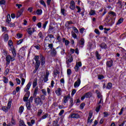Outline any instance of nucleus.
<instances>
[{
  "label": "nucleus",
  "instance_id": "obj_1",
  "mask_svg": "<svg viewBox=\"0 0 126 126\" xmlns=\"http://www.w3.org/2000/svg\"><path fill=\"white\" fill-rule=\"evenodd\" d=\"M34 60L35 61V70H38V68L40 67V60H39V56H35L34 58Z\"/></svg>",
  "mask_w": 126,
  "mask_h": 126
},
{
  "label": "nucleus",
  "instance_id": "obj_2",
  "mask_svg": "<svg viewBox=\"0 0 126 126\" xmlns=\"http://www.w3.org/2000/svg\"><path fill=\"white\" fill-rule=\"evenodd\" d=\"M14 60H15L14 57H11L10 55H7L6 56V64L7 65H8V64L10 63V62H13Z\"/></svg>",
  "mask_w": 126,
  "mask_h": 126
},
{
  "label": "nucleus",
  "instance_id": "obj_3",
  "mask_svg": "<svg viewBox=\"0 0 126 126\" xmlns=\"http://www.w3.org/2000/svg\"><path fill=\"white\" fill-rule=\"evenodd\" d=\"M27 32H28V34H29L30 36H31L34 32H36V30H35L34 28H29L27 29Z\"/></svg>",
  "mask_w": 126,
  "mask_h": 126
},
{
  "label": "nucleus",
  "instance_id": "obj_4",
  "mask_svg": "<svg viewBox=\"0 0 126 126\" xmlns=\"http://www.w3.org/2000/svg\"><path fill=\"white\" fill-rule=\"evenodd\" d=\"M34 102L35 103L37 106L39 105H42L43 104V102L42 101V99L39 97H36L34 99Z\"/></svg>",
  "mask_w": 126,
  "mask_h": 126
},
{
  "label": "nucleus",
  "instance_id": "obj_5",
  "mask_svg": "<svg viewBox=\"0 0 126 126\" xmlns=\"http://www.w3.org/2000/svg\"><path fill=\"white\" fill-rule=\"evenodd\" d=\"M82 63H81V62L76 63V65L74 67L75 71L77 72V71L79 70V67L82 66Z\"/></svg>",
  "mask_w": 126,
  "mask_h": 126
},
{
  "label": "nucleus",
  "instance_id": "obj_6",
  "mask_svg": "<svg viewBox=\"0 0 126 126\" xmlns=\"http://www.w3.org/2000/svg\"><path fill=\"white\" fill-rule=\"evenodd\" d=\"M93 116V113L92 112L89 113V116L88 118V124H91L93 122V119H91L92 116Z\"/></svg>",
  "mask_w": 126,
  "mask_h": 126
},
{
  "label": "nucleus",
  "instance_id": "obj_7",
  "mask_svg": "<svg viewBox=\"0 0 126 126\" xmlns=\"http://www.w3.org/2000/svg\"><path fill=\"white\" fill-rule=\"evenodd\" d=\"M70 117L72 119H79V118H80V115L77 113H72L70 115Z\"/></svg>",
  "mask_w": 126,
  "mask_h": 126
},
{
  "label": "nucleus",
  "instance_id": "obj_8",
  "mask_svg": "<svg viewBox=\"0 0 126 126\" xmlns=\"http://www.w3.org/2000/svg\"><path fill=\"white\" fill-rule=\"evenodd\" d=\"M81 83V81L80 79L78 78L77 80L74 84V87L75 88H77L79 87V85H80V83Z\"/></svg>",
  "mask_w": 126,
  "mask_h": 126
},
{
  "label": "nucleus",
  "instance_id": "obj_9",
  "mask_svg": "<svg viewBox=\"0 0 126 126\" xmlns=\"http://www.w3.org/2000/svg\"><path fill=\"white\" fill-rule=\"evenodd\" d=\"M73 62V58L72 57V55H70L68 59H67L66 63L67 64H69L70 63H72Z\"/></svg>",
  "mask_w": 126,
  "mask_h": 126
},
{
  "label": "nucleus",
  "instance_id": "obj_10",
  "mask_svg": "<svg viewBox=\"0 0 126 126\" xmlns=\"http://www.w3.org/2000/svg\"><path fill=\"white\" fill-rule=\"evenodd\" d=\"M31 82H29L27 86H26V87L24 89V91L25 92H30L29 91V89H30V87H31Z\"/></svg>",
  "mask_w": 126,
  "mask_h": 126
},
{
  "label": "nucleus",
  "instance_id": "obj_11",
  "mask_svg": "<svg viewBox=\"0 0 126 126\" xmlns=\"http://www.w3.org/2000/svg\"><path fill=\"white\" fill-rule=\"evenodd\" d=\"M40 63H41V65H44V64L46 63V61H45V57H44L42 55H40Z\"/></svg>",
  "mask_w": 126,
  "mask_h": 126
},
{
  "label": "nucleus",
  "instance_id": "obj_12",
  "mask_svg": "<svg viewBox=\"0 0 126 126\" xmlns=\"http://www.w3.org/2000/svg\"><path fill=\"white\" fill-rule=\"evenodd\" d=\"M70 8V9H72V10H74V9H75V2H74V1H73V0L71 1Z\"/></svg>",
  "mask_w": 126,
  "mask_h": 126
},
{
  "label": "nucleus",
  "instance_id": "obj_13",
  "mask_svg": "<svg viewBox=\"0 0 126 126\" xmlns=\"http://www.w3.org/2000/svg\"><path fill=\"white\" fill-rule=\"evenodd\" d=\"M50 75V72L49 71H46V75L44 78V82H47L48 81V78H49V75Z\"/></svg>",
  "mask_w": 126,
  "mask_h": 126
},
{
  "label": "nucleus",
  "instance_id": "obj_14",
  "mask_svg": "<svg viewBox=\"0 0 126 126\" xmlns=\"http://www.w3.org/2000/svg\"><path fill=\"white\" fill-rule=\"evenodd\" d=\"M106 65L108 67H112L113 66V60L107 61Z\"/></svg>",
  "mask_w": 126,
  "mask_h": 126
},
{
  "label": "nucleus",
  "instance_id": "obj_15",
  "mask_svg": "<svg viewBox=\"0 0 126 126\" xmlns=\"http://www.w3.org/2000/svg\"><path fill=\"white\" fill-rule=\"evenodd\" d=\"M55 93L58 96H61L62 95V89L58 88L56 91Z\"/></svg>",
  "mask_w": 126,
  "mask_h": 126
},
{
  "label": "nucleus",
  "instance_id": "obj_16",
  "mask_svg": "<svg viewBox=\"0 0 126 126\" xmlns=\"http://www.w3.org/2000/svg\"><path fill=\"white\" fill-rule=\"evenodd\" d=\"M51 55L53 57H55V56L57 55V51H56L55 48L51 49Z\"/></svg>",
  "mask_w": 126,
  "mask_h": 126
},
{
  "label": "nucleus",
  "instance_id": "obj_17",
  "mask_svg": "<svg viewBox=\"0 0 126 126\" xmlns=\"http://www.w3.org/2000/svg\"><path fill=\"white\" fill-rule=\"evenodd\" d=\"M11 21V18H10V15L8 14L7 15V17L6 19L5 23L6 24L7 23H8V22H10Z\"/></svg>",
  "mask_w": 126,
  "mask_h": 126
},
{
  "label": "nucleus",
  "instance_id": "obj_18",
  "mask_svg": "<svg viewBox=\"0 0 126 126\" xmlns=\"http://www.w3.org/2000/svg\"><path fill=\"white\" fill-rule=\"evenodd\" d=\"M38 37L40 39L41 41H43V39H44V36L43 35V33L42 32H39L38 34Z\"/></svg>",
  "mask_w": 126,
  "mask_h": 126
},
{
  "label": "nucleus",
  "instance_id": "obj_19",
  "mask_svg": "<svg viewBox=\"0 0 126 126\" xmlns=\"http://www.w3.org/2000/svg\"><path fill=\"white\" fill-rule=\"evenodd\" d=\"M89 15H95L96 14V11L93 10V9H91L89 13Z\"/></svg>",
  "mask_w": 126,
  "mask_h": 126
},
{
  "label": "nucleus",
  "instance_id": "obj_20",
  "mask_svg": "<svg viewBox=\"0 0 126 126\" xmlns=\"http://www.w3.org/2000/svg\"><path fill=\"white\" fill-rule=\"evenodd\" d=\"M85 43V40H84V38H81L79 44V45H80L81 46H84V43Z\"/></svg>",
  "mask_w": 126,
  "mask_h": 126
},
{
  "label": "nucleus",
  "instance_id": "obj_21",
  "mask_svg": "<svg viewBox=\"0 0 126 126\" xmlns=\"http://www.w3.org/2000/svg\"><path fill=\"white\" fill-rule=\"evenodd\" d=\"M69 98V97L67 95H65L63 100V103L65 104V103H67V101H68V99Z\"/></svg>",
  "mask_w": 126,
  "mask_h": 126
},
{
  "label": "nucleus",
  "instance_id": "obj_22",
  "mask_svg": "<svg viewBox=\"0 0 126 126\" xmlns=\"http://www.w3.org/2000/svg\"><path fill=\"white\" fill-rule=\"evenodd\" d=\"M1 109L5 113H7V112H8V110H10L9 108H8V107H6V106H3V107H2Z\"/></svg>",
  "mask_w": 126,
  "mask_h": 126
},
{
  "label": "nucleus",
  "instance_id": "obj_23",
  "mask_svg": "<svg viewBox=\"0 0 126 126\" xmlns=\"http://www.w3.org/2000/svg\"><path fill=\"white\" fill-rule=\"evenodd\" d=\"M11 50L12 52V54H13V57H16V52H15V49L14 48V47L11 48Z\"/></svg>",
  "mask_w": 126,
  "mask_h": 126
},
{
  "label": "nucleus",
  "instance_id": "obj_24",
  "mask_svg": "<svg viewBox=\"0 0 126 126\" xmlns=\"http://www.w3.org/2000/svg\"><path fill=\"white\" fill-rule=\"evenodd\" d=\"M12 102V100L11 99L8 100V102L7 105L8 109H10V108H11V102Z\"/></svg>",
  "mask_w": 126,
  "mask_h": 126
},
{
  "label": "nucleus",
  "instance_id": "obj_25",
  "mask_svg": "<svg viewBox=\"0 0 126 126\" xmlns=\"http://www.w3.org/2000/svg\"><path fill=\"white\" fill-rule=\"evenodd\" d=\"M100 47L101 49H107V45L105 43H102L100 45Z\"/></svg>",
  "mask_w": 126,
  "mask_h": 126
},
{
  "label": "nucleus",
  "instance_id": "obj_26",
  "mask_svg": "<svg viewBox=\"0 0 126 126\" xmlns=\"http://www.w3.org/2000/svg\"><path fill=\"white\" fill-rule=\"evenodd\" d=\"M123 22H124V19L121 18L118 20L116 24L117 25H120V24H122Z\"/></svg>",
  "mask_w": 126,
  "mask_h": 126
},
{
  "label": "nucleus",
  "instance_id": "obj_27",
  "mask_svg": "<svg viewBox=\"0 0 126 126\" xmlns=\"http://www.w3.org/2000/svg\"><path fill=\"white\" fill-rule=\"evenodd\" d=\"M113 87V84L111 83H108L106 86L107 89H111Z\"/></svg>",
  "mask_w": 126,
  "mask_h": 126
},
{
  "label": "nucleus",
  "instance_id": "obj_28",
  "mask_svg": "<svg viewBox=\"0 0 126 126\" xmlns=\"http://www.w3.org/2000/svg\"><path fill=\"white\" fill-rule=\"evenodd\" d=\"M13 42L12 40H9L8 42V44L9 45L10 48H13Z\"/></svg>",
  "mask_w": 126,
  "mask_h": 126
},
{
  "label": "nucleus",
  "instance_id": "obj_29",
  "mask_svg": "<svg viewBox=\"0 0 126 126\" xmlns=\"http://www.w3.org/2000/svg\"><path fill=\"white\" fill-rule=\"evenodd\" d=\"M26 105L28 110H30L31 109V104L30 103V102H27L26 103Z\"/></svg>",
  "mask_w": 126,
  "mask_h": 126
},
{
  "label": "nucleus",
  "instance_id": "obj_30",
  "mask_svg": "<svg viewBox=\"0 0 126 126\" xmlns=\"http://www.w3.org/2000/svg\"><path fill=\"white\" fill-rule=\"evenodd\" d=\"M3 82H4V83H5L6 84L7 83H8V78H6L5 76L3 77Z\"/></svg>",
  "mask_w": 126,
  "mask_h": 126
},
{
  "label": "nucleus",
  "instance_id": "obj_31",
  "mask_svg": "<svg viewBox=\"0 0 126 126\" xmlns=\"http://www.w3.org/2000/svg\"><path fill=\"white\" fill-rule=\"evenodd\" d=\"M42 12L43 11L42 10V9H37L36 11V14H37V15H41Z\"/></svg>",
  "mask_w": 126,
  "mask_h": 126
},
{
  "label": "nucleus",
  "instance_id": "obj_32",
  "mask_svg": "<svg viewBox=\"0 0 126 126\" xmlns=\"http://www.w3.org/2000/svg\"><path fill=\"white\" fill-rule=\"evenodd\" d=\"M115 23V19H111L109 22V25H110V26H112L113 24Z\"/></svg>",
  "mask_w": 126,
  "mask_h": 126
},
{
  "label": "nucleus",
  "instance_id": "obj_33",
  "mask_svg": "<svg viewBox=\"0 0 126 126\" xmlns=\"http://www.w3.org/2000/svg\"><path fill=\"white\" fill-rule=\"evenodd\" d=\"M39 88H38V87H36L35 90H34V92L33 93V96H34V97H36V96L37 95V94L38 93V90Z\"/></svg>",
  "mask_w": 126,
  "mask_h": 126
},
{
  "label": "nucleus",
  "instance_id": "obj_34",
  "mask_svg": "<svg viewBox=\"0 0 126 126\" xmlns=\"http://www.w3.org/2000/svg\"><path fill=\"white\" fill-rule=\"evenodd\" d=\"M6 25L9 26V27H14V23H12L10 22H9L8 23L6 24Z\"/></svg>",
  "mask_w": 126,
  "mask_h": 126
},
{
  "label": "nucleus",
  "instance_id": "obj_35",
  "mask_svg": "<svg viewBox=\"0 0 126 126\" xmlns=\"http://www.w3.org/2000/svg\"><path fill=\"white\" fill-rule=\"evenodd\" d=\"M4 41L5 42H7L8 41V34H5L4 36Z\"/></svg>",
  "mask_w": 126,
  "mask_h": 126
},
{
  "label": "nucleus",
  "instance_id": "obj_36",
  "mask_svg": "<svg viewBox=\"0 0 126 126\" xmlns=\"http://www.w3.org/2000/svg\"><path fill=\"white\" fill-rule=\"evenodd\" d=\"M23 110H24V107L23 106H20L19 109V113L22 114L23 113Z\"/></svg>",
  "mask_w": 126,
  "mask_h": 126
},
{
  "label": "nucleus",
  "instance_id": "obj_37",
  "mask_svg": "<svg viewBox=\"0 0 126 126\" xmlns=\"http://www.w3.org/2000/svg\"><path fill=\"white\" fill-rule=\"evenodd\" d=\"M92 94L91 93H88L85 94V97H86V98H90Z\"/></svg>",
  "mask_w": 126,
  "mask_h": 126
},
{
  "label": "nucleus",
  "instance_id": "obj_38",
  "mask_svg": "<svg viewBox=\"0 0 126 126\" xmlns=\"http://www.w3.org/2000/svg\"><path fill=\"white\" fill-rule=\"evenodd\" d=\"M19 126H25V124L24 123V122L23 120H20L19 122Z\"/></svg>",
  "mask_w": 126,
  "mask_h": 126
},
{
  "label": "nucleus",
  "instance_id": "obj_39",
  "mask_svg": "<svg viewBox=\"0 0 126 126\" xmlns=\"http://www.w3.org/2000/svg\"><path fill=\"white\" fill-rule=\"evenodd\" d=\"M48 116H49V114H48L43 115L40 120H45V119H47V118H48Z\"/></svg>",
  "mask_w": 126,
  "mask_h": 126
},
{
  "label": "nucleus",
  "instance_id": "obj_40",
  "mask_svg": "<svg viewBox=\"0 0 126 126\" xmlns=\"http://www.w3.org/2000/svg\"><path fill=\"white\" fill-rule=\"evenodd\" d=\"M32 85H33V87H36V86H37V79H35L33 80Z\"/></svg>",
  "mask_w": 126,
  "mask_h": 126
},
{
  "label": "nucleus",
  "instance_id": "obj_41",
  "mask_svg": "<svg viewBox=\"0 0 126 126\" xmlns=\"http://www.w3.org/2000/svg\"><path fill=\"white\" fill-rule=\"evenodd\" d=\"M42 113H43V110H42V109L38 110L37 112L38 117H40V116H41V115H42Z\"/></svg>",
  "mask_w": 126,
  "mask_h": 126
},
{
  "label": "nucleus",
  "instance_id": "obj_42",
  "mask_svg": "<svg viewBox=\"0 0 126 126\" xmlns=\"http://www.w3.org/2000/svg\"><path fill=\"white\" fill-rule=\"evenodd\" d=\"M97 97H98V98H100V100H99V102H98V104H101V101H102V95H101V93L98 94H97Z\"/></svg>",
  "mask_w": 126,
  "mask_h": 126
},
{
  "label": "nucleus",
  "instance_id": "obj_43",
  "mask_svg": "<svg viewBox=\"0 0 126 126\" xmlns=\"http://www.w3.org/2000/svg\"><path fill=\"white\" fill-rule=\"evenodd\" d=\"M40 4H42V5H43L44 7H46V3H45V1L43 0H41L40 1Z\"/></svg>",
  "mask_w": 126,
  "mask_h": 126
},
{
  "label": "nucleus",
  "instance_id": "obj_44",
  "mask_svg": "<svg viewBox=\"0 0 126 126\" xmlns=\"http://www.w3.org/2000/svg\"><path fill=\"white\" fill-rule=\"evenodd\" d=\"M72 28L74 32H75V33H76L77 34H78L79 32L77 28H76L75 27H73Z\"/></svg>",
  "mask_w": 126,
  "mask_h": 126
},
{
  "label": "nucleus",
  "instance_id": "obj_45",
  "mask_svg": "<svg viewBox=\"0 0 126 126\" xmlns=\"http://www.w3.org/2000/svg\"><path fill=\"white\" fill-rule=\"evenodd\" d=\"M71 35L74 39H77V35H76V33H75V32H72Z\"/></svg>",
  "mask_w": 126,
  "mask_h": 126
},
{
  "label": "nucleus",
  "instance_id": "obj_46",
  "mask_svg": "<svg viewBox=\"0 0 126 126\" xmlns=\"http://www.w3.org/2000/svg\"><path fill=\"white\" fill-rule=\"evenodd\" d=\"M95 56L97 59V60H100V59L101 58V57H100V55L99 54V53H98V51H96L95 53Z\"/></svg>",
  "mask_w": 126,
  "mask_h": 126
},
{
  "label": "nucleus",
  "instance_id": "obj_47",
  "mask_svg": "<svg viewBox=\"0 0 126 126\" xmlns=\"http://www.w3.org/2000/svg\"><path fill=\"white\" fill-rule=\"evenodd\" d=\"M11 123L12 124V126H15L16 123L15 122V120L13 118H12L11 120Z\"/></svg>",
  "mask_w": 126,
  "mask_h": 126
},
{
  "label": "nucleus",
  "instance_id": "obj_48",
  "mask_svg": "<svg viewBox=\"0 0 126 126\" xmlns=\"http://www.w3.org/2000/svg\"><path fill=\"white\" fill-rule=\"evenodd\" d=\"M109 13L112 16H117V14H116V13H115L114 12L110 11V12H109Z\"/></svg>",
  "mask_w": 126,
  "mask_h": 126
},
{
  "label": "nucleus",
  "instance_id": "obj_49",
  "mask_svg": "<svg viewBox=\"0 0 126 126\" xmlns=\"http://www.w3.org/2000/svg\"><path fill=\"white\" fill-rule=\"evenodd\" d=\"M28 11H29V12H30V13H32V12H33V7H31L28 8Z\"/></svg>",
  "mask_w": 126,
  "mask_h": 126
},
{
  "label": "nucleus",
  "instance_id": "obj_50",
  "mask_svg": "<svg viewBox=\"0 0 126 126\" xmlns=\"http://www.w3.org/2000/svg\"><path fill=\"white\" fill-rule=\"evenodd\" d=\"M22 34L21 33H17V38H18V39H20L21 38H22Z\"/></svg>",
  "mask_w": 126,
  "mask_h": 126
},
{
  "label": "nucleus",
  "instance_id": "obj_51",
  "mask_svg": "<svg viewBox=\"0 0 126 126\" xmlns=\"http://www.w3.org/2000/svg\"><path fill=\"white\" fill-rule=\"evenodd\" d=\"M41 92L43 93V95H45V96H47V92L46 91V90L42 89L41 90Z\"/></svg>",
  "mask_w": 126,
  "mask_h": 126
},
{
  "label": "nucleus",
  "instance_id": "obj_52",
  "mask_svg": "<svg viewBox=\"0 0 126 126\" xmlns=\"http://www.w3.org/2000/svg\"><path fill=\"white\" fill-rule=\"evenodd\" d=\"M100 109H101V105H98V107H97L96 108L95 111L96 112V113H98V112H99V111H100Z\"/></svg>",
  "mask_w": 126,
  "mask_h": 126
},
{
  "label": "nucleus",
  "instance_id": "obj_53",
  "mask_svg": "<svg viewBox=\"0 0 126 126\" xmlns=\"http://www.w3.org/2000/svg\"><path fill=\"white\" fill-rule=\"evenodd\" d=\"M58 121L56 120L53 121L54 126H59V124H58Z\"/></svg>",
  "mask_w": 126,
  "mask_h": 126
},
{
  "label": "nucleus",
  "instance_id": "obj_54",
  "mask_svg": "<svg viewBox=\"0 0 126 126\" xmlns=\"http://www.w3.org/2000/svg\"><path fill=\"white\" fill-rule=\"evenodd\" d=\"M117 3L120 5L121 7L123 6V2L122 1H121V0H118Z\"/></svg>",
  "mask_w": 126,
  "mask_h": 126
},
{
  "label": "nucleus",
  "instance_id": "obj_55",
  "mask_svg": "<svg viewBox=\"0 0 126 126\" xmlns=\"http://www.w3.org/2000/svg\"><path fill=\"white\" fill-rule=\"evenodd\" d=\"M84 106H85V104L84 103H81L80 105V109L82 110L83 108H84Z\"/></svg>",
  "mask_w": 126,
  "mask_h": 126
},
{
  "label": "nucleus",
  "instance_id": "obj_56",
  "mask_svg": "<svg viewBox=\"0 0 126 126\" xmlns=\"http://www.w3.org/2000/svg\"><path fill=\"white\" fill-rule=\"evenodd\" d=\"M16 81L17 82V84L19 85L21 83V81L19 78H16Z\"/></svg>",
  "mask_w": 126,
  "mask_h": 126
},
{
  "label": "nucleus",
  "instance_id": "obj_57",
  "mask_svg": "<svg viewBox=\"0 0 126 126\" xmlns=\"http://www.w3.org/2000/svg\"><path fill=\"white\" fill-rule=\"evenodd\" d=\"M75 93H76V90L75 89H73L71 92V95L73 96V95H74V94H75Z\"/></svg>",
  "mask_w": 126,
  "mask_h": 126
},
{
  "label": "nucleus",
  "instance_id": "obj_58",
  "mask_svg": "<svg viewBox=\"0 0 126 126\" xmlns=\"http://www.w3.org/2000/svg\"><path fill=\"white\" fill-rule=\"evenodd\" d=\"M57 40H58V42H62V37H61V36L58 35Z\"/></svg>",
  "mask_w": 126,
  "mask_h": 126
},
{
  "label": "nucleus",
  "instance_id": "obj_59",
  "mask_svg": "<svg viewBox=\"0 0 126 126\" xmlns=\"http://www.w3.org/2000/svg\"><path fill=\"white\" fill-rule=\"evenodd\" d=\"M21 14H22V12L19 11L17 14L16 18H18V17H19L21 15Z\"/></svg>",
  "mask_w": 126,
  "mask_h": 126
},
{
  "label": "nucleus",
  "instance_id": "obj_60",
  "mask_svg": "<svg viewBox=\"0 0 126 126\" xmlns=\"http://www.w3.org/2000/svg\"><path fill=\"white\" fill-rule=\"evenodd\" d=\"M22 42H23V39H20L17 41V45H20V44L22 43Z\"/></svg>",
  "mask_w": 126,
  "mask_h": 126
},
{
  "label": "nucleus",
  "instance_id": "obj_61",
  "mask_svg": "<svg viewBox=\"0 0 126 126\" xmlns=\"http://www.w3.org/2000/svg\"><path fill=\"white\" fill-rule=\"evenodd\" d=\"M5 1L4 0H0V5L5 4Z\"/></svg>",
  "mask_w": 126,
  "mask_h": 126
},
{
  "label": "nucleus",
  "instance_id": "obj_62",
  "mask_svg": "<svg viewBox=\"0 0 126 126\" xmlns=\"http://www.w3.org/2000/svg\"><path fill=\"white\" fill-rule=\"evenodd\" d=\"M24 83H25V80L24 78H22V82H21V84L22 86H23V85H24Z\"/></svg>",
  "mask_w": 126,
  "mask_h": 126
},
{
  "label": "nucleus",
  "instance_id": "obj_63",
  "mask_svg": "<svg viewBox=\"0 0 126 126\" xmlns=\"http://www.w3.org/2000/svg\"><path fill=\"white\" fill-rule=\"evenodd\" d=\"M47 93L48 95H51V89H50V88H47Z\"/></svg>",
  "mask_w": 126,
  "mask_h": 126
},
{
  "label": "nucleus",
  "instance_id": "obj_64",
  "mask_svg": "<svg viewBox=\"0 0 126 126\" xmlns=\"http://www.w3.org/2000/svg\"><path fill=\"white\" fill-rule=\"evenodd\" d=\"M16 6H17L18 9H20L22 6V4L17 3L16 4Z\"/></svg>",
  "mask_w": 126,
  "mask_h": 126
}]
</instances>
